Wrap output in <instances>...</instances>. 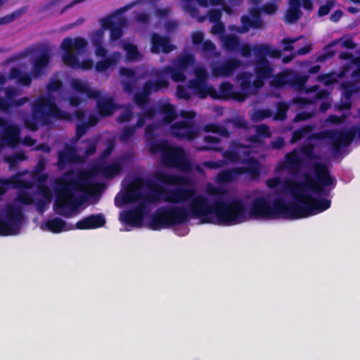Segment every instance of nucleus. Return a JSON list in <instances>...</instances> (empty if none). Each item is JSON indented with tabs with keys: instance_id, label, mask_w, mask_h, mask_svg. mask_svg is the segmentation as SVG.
I'll return each mask as SVG.
<instances>
[{
	"instance_id": "nucleus-1",
	"label": "nucleus",
	"mask_w": 360,
	"mask_h": 360,
	"mask_svg": "<svg viewBox=\"0 0 360 360\" xmlns=\"http://www.w3.org/2000/svg\"><path fill=\"white\" fill-rule=\"evenodd\" d=\"M326 167L313 163V173L305 174L302 182L288 181L284 184V194L290 198H274L270 194L255 197L245 210L243 202L233 200L212 202L203 194H196L191 188L166 191L160 186L145 185L140 179L134 180L122 191V206L131 204L134 209L122 212V222L139 226L147 206L160 200L174 204L162 207L153 217L150 226L159 230L184 223L191 219L202 224L235 225L254 217L274 219L281 217L299 219L319 214L330 206L327 191L323 188L333 184Z\"/></svg>"
},
{
	"instance_id": "nucleus-2",
	"label": "nucleus",
	"mask_w": 360,
	"mask_h": 360,
	"mask_svg": "<svg viewBox=\"0 0 360 360\" xmlns=\"http://www.w3.org/2000/svg\"><path fill=\"white\" fill-rule=\"evenodd\" d=\"M120 170V164L113 162L105 167L94 168L77 176L70 173L59 179L56 181V211L60 214L70 216L87 200L88 195L98 192L100 186L95 183V176L110 177L118 174Z\"/></svg>"
},
{
	"instance_id": "nucleus-3",
	"label": "nucleus",
	"mask_w": 360,
	"mask_h": 360,
	"mask_svg": "<svg viewBox=\"0 0 360 360\" xmlns=\"http://www.w3.org/2000/svg\"><path fill=\"white\" fill-rule=\"evenodd\" d=\"M38 193L34 198L29 196L28 191H22L17 201L0 210V236H13L19 233L23 219L19 201L26 204L34 202L40 210L51 202L49 189L44 185L38 186Z\"/></svg>"
},
{
	"instance_id": "nucleus-4",
	"label": "nucleus",
	"mask_w": 360,
	"mask_h": 360,
	"mask_svg": "<svg viewBox=\"0 0 360 360\" xmlns=\"http://www.w3.org/2000/svg\"><path fill=\"white\" fill-rule=\"evenodd\" d=\"M271 71L267 62L262 58L257 65V75L252 84V75L244 74L238 77V82L241 86L243 92H236L229 83H224L221 86L222 96L233 98L237 101H243L248 96L254 94L256 89L263 84V79L267 77Z\"/></svg>"
},
{
	"instance_id": "nucleus-5",
	"label": "nucleus",
	"mask_w": 360,
	"mask_h": 360,
	"mask_svg": "<svg viewBox=\"0 0 360 360\" xmlns=\"http://www.w3.org/2000/svg\"><path fill=\"white\" fill-rule=\"evenodd\" d=\"M247 153L248 149L244 146H239L226 154V158L229 161L240 162L244 166L237 167L231 171L221 173L219 176L220 181H231L236 179L242 174H245L250 178H255L258 175L259 166L257 162L253 158H246Z\"/></svg>"
},
{
	"instance_id": "nucleus-6",
	"label": "nucleus",
	"mask_w": 360,
	"mask_h": 360,
	"mask_svg": "<svg viewBox=\"0 0 360 360\" xmlns=\"http://www.w3.org/2000/svg\"><path fill=\"white\" fill-rule=\"evenodd\" d=\"M127 22L126 18L119 12L101 21V28L95 32L91 37V41L97 57L104 58L106 54V50L102 46L105 30L110 31V40L114 44V41L122 35V28L127 25Z\"/></svg>"
},
{
	"instance_id": "nucleus-7",
	"label": "nucleus",
	"mask_w": 360,
	"mask_h": 360,
	"mask_svg": "<svg viewBox=\"0 0 360 360\" xmlns=\"http://www.w3.org/2000/svg\"><path fill=\"white\" fill-rule=\"evenodd\" d=\"M86 42L82 38L65 39L61 44L64 63L74 68L88 70L93 67L91 60L83 57Z\"/></svg>"
},
{
	"instance_id": "nucleus-8",
	"label": "nucleus",
	"mask_w": 360,
	"mask_h": 360,
	"mask_svg": "<svg viewBox=\"0 0 360 360\" xmlns=\"http://www.w3.org/2000/svg\"><path fill=\"white\" fill-rule=\"evenodd\" d=\"M152 150L162 153L166 165L178 167L185 172L189 169L190 165L181 148L173 147L167 143H161Z\"/></svg>"
},
{
	"instance_id": "nucleus-9",
	"label": "nucleus",
	"mask_w": 360,
	"mask_h": 360,
	"mask_svg": "<svg viewBox=\"0 0 360 360\" xmlns=\"http://www.w3.org/2000/svg\"><path fill=\"white\" fill-rule=\"evenodd\" d=\"M195 79L191 81L187 90L179 86L177 89V95L180 98H187L191 94H198L201 97L207 94H211L212 89L206 85V74L203 69L197 68L195 70Z\"/></svg>"
},
{
	"instance_id": "nucleus-10",
	"label": "nucleus",
	"mask_w": 360,
	"mask_h": 360,
	"mask_svg": "<svg viewBox=\"0 0 360 360\" xmlns=\"http://www.w3.org/2000/svg\"><path fill=\"white\" fill-rule=\"evenodd\" d=\"M314 158L311 146H307L300 151H294L288 155L284 162L278 166V169L293 172L298 168L302 162L306 160H314Z\"/></svg>"
},
{
	"instance_id": "nucleus-11",
	"label": "nucleus",
	"mask_w": 360,
	"mask_h": 360,
	"mask_svg": "<svg viewBox=\"0 0 360 360\" xmlns=\"http://www.w3.org/2000/svg\"><path fill=\"white\" fill-rule=\"evenodd\" d=\"M34 111L36 115L39 112H42L45 114H50L54 117L61 119L70 118L69 115L66 113L62 112L57 109L51 98H42L34 106Z\"/></svg>"
},
{
	"instance_id": "nucleus-12",
	"label": "nucleus",
	"mask_w": 360,
	"mask_h": 360,
	"mask_svg": "<svg viewBox=\"0 0 360 360\" xmlns=\"http://www.w3.org/2000/svg\"><path fill=\"white\" fill-rule=\"evenodd\" d=\"M105 224V219L103 214H92L78 221L74 225V229H95L103 226Z\"/></svg>"
},
{
	"instance_id": "nucleus-13",
	"label": "nucleus",
	"mask_w": 360,
	"mask_h": 360,
	"mask_svg": "<svg viewBox=\"0 0 360 360\" xmlns=\"http://www.w3.org/2000/svg\"><path fill=\"white\" fill-rule=\"evenodd\" d=\"M301 5L307 10L312 8V3L310 0H290V7L285 16L288 22H295L300 18L301 13L299 8Z\"/></svg>"
},
{
	"instance_id": "nucleus-14",
	"label": "nucleus",
	"mask_w": 360,
	"mask_h": 360,
	"mask_svg": "<svg viewBox=\"0 0 360 360\" xmlns=\"http://www.w3.org/2000/svg\"><path fill=\"white\" fill-rule=\"evenodd\" d=\"M155 179L165 184L189 186L192 184L190 178L180 175H169L161 172L155 174Z\"/></svg>"
},
{
	"instance_id": "nucleus-15",
	"label": "nucleus",
	"mask_w": 360,
	"mask_h": 360,
	"mask_svg": "<svg viewBox=\"0 0 360 360\" xmlns=\"http://www.w3.org/2000/svg\"><path fill=\"white\" fill-rule=\"evenodd\" d=\"M193 63V59L191 56H185L179 58L174 64V69L169 70L172 79L175 82L184 80V75L182 72L186 71Z\"/></svg>"
},
{
	"instance_id": "nucleus-16",
	"label": "nucleus",
	"mask_w": 360,
	"mask_h": 360,
	"mask_svg": "<svg viewBox=\"0 0 360 360\" xmlns=\"http://www.w3.org/2000/svg\"><path fill=\"white\" fill-rule=\"evenodd\" d=\"M353 138V132L347 131L346 132H328L325 134V139L329 143H331L335 148L340 146L349 144Z\"/></svg>"
},
{
	"instance_id": "nucleus-17",
	"label": "nucleus",
	"mask_w": 360,
	"mask_h": 360,
	"mask_svg": "<svg viewBox=\"0 0 360 360\" xmlns=\"http://www.w3.org/2000/svg\"><path fill=\"white\" fill-rule=\"evenodd\" d=\"M40 228L45 231H50L53 233H59L74 229V225H68L60 219L55 218L43 222Z\"/></svg>"
},
{
	"instance_id": "nucleus-18",
	"label": "nucleus",
	"mask_w": 360,
	"mask_h": 360,
	"mask_svg": "<svg viewBox=\"0 0 360 360\" xmlns=\"http://www.w3.org/2000/svg\"><path fill=\"white\" fill-rule=\"evenodd\" d=\"M174 49V46L169 44L167 39L158 34H153L151 37V51L157 53L160 51L169 53Z\"/></svg>"
},
{
	"instance_id": "nucleus-19",
	"label": "nucleus",
	"mask_w": 360,
	"mask_h": 360,
	"mask_svg": "<svg viewBox=\"0 0 360 360\" xmlns=\"http://www.w3.org/2000/svg\"><path fill=\"white\" fill-rule=\"evenodd\" d=\"M243 27L238 30L240 32H245L250 27L259 28L262 26V21L259 16V11L252 9L248 16L242 18Z\"/></svg>"
},
{
	"instance_id": "nucleus-20",
	"label": "nucleus",
	"mask_w": 360,
	"mask_h": 360,
	"mask_svg": "<svg viewBox=\"0 0 360 360\" xmlns=\"http://www.w3.org/2000/svg\"><path fill=\"white\" fill-rule=\"evenodd\" d=\"M304 39H285L283 41V49L285 51L297 49L299 54H305L311 49V46L309 43H304Z\"/></svg>"
},
{
	"instance_id": "nucleus-21",
	"label": "nucleus",
	"mask_w": 360,
	"mask_h": 360,
	"mask_svg": "<svg viewBox=\"0 0 360 360\" xmlns=\"http://www.w3.org/2000/svg\"><path fill=\"white\" fill-rule=\"evenodd\" d=\"M172 133L180 137H186L188 139L193 137V128L189 120L172 127Z\"/></svg>"
},
{
	"instance_id": "nucleus-22",
	"label": "nucleus",
	"mask_w": 360,
	"mask_h": 360,
	"mask_svg": "<svg viewBox=\"0 0 360 360\" xmlns=\"http://www.w3.org/2000/svg\"><path fill=\"white\" fill-rule=\"evenodd\" d=\"M167 86V82L166 80H164L162 79H160V80L156 82L154 84H148L145 86L144 94L141 97L136 96V101L139 104H142L146 100V95L148 94L150 91H158L162 89H165Z\"/></svg>"
},
{
	"instance_id": "nucleus-23",
	"label": "nucleus",
	"mask_w": 360,
	"mask_h": 360,
	"mask_svg": "<svg viewBox=\"0 0 360 360\" xmlns=\"http://www.w3.org/2000/svg\"><path fill=\"white\" fill-rule=\"evenodd\" d=\"M198 4L200 5V6H207L209 5H212V6H219V4L221 3V0H210V3L207 4V0H198ZM219 7L220 8L217 9V10H214L213 11L210 15V20L213 21V22H215V21H217L219 18H220V10L221 9H224L226 12L227 13H230L229 8L221 4V5H219Z\"/></svg>"
},
{
	"instance_id": "nucleus-24",
	"label": "nucleus",
	"mask_w": 360,
	"mask_h": 360,
	"mask_svg": "<svg viewBox=\"0 0 360 360\" xmlns=\"http://www.w3.org/2000/svg\"><path fill=\"white\" fill-rule=\"evenodd\" d=\"M75 151L72 148H67L65 150L59 154L58 158V165L62 167L68 162H76L80 160L79 158H77V155Z\"/></svg>"
},
{
	"instance_id": "nucleus-25",
	"label": "nucleus",
	"mask_w": 360,
	"mask_h": 360,
	"mask_svg": "<svg viewBox=\"0 0 360 360\" xmlns=\"http://www.w3.org/2000/svg\"><path fill=\"white\" fill-rule=\"evenodd\" d=\"M72 85L76 92L86 94L88 96H96L98 94L96 91H91L89 85L84 81L74 79Z\"/></svg>"
},
{
	"instance_id": "nucleus-26",
	"label": "nucleus",
	"mask_w": 360,
	"mask_h": 360,
	"mask_svg": "<svg viewBox=\"0 0 360 360\" xmlns=\"http://www.w3.org/2000/svg\"><path fill=\"white\" fill-rule=\"evenodd\" d=\"M238 66V63L236 60H230L228 63L221 67L219 69L214 68L212 72L214 76H228L231 75L233 71Z\"/></svg>"
},
{
	"instance_id": "nucleus-27",
	"label": "nucleus",
	"mask_w": 360,
	"mask_h": 360,
	"mask_svg": "<svg viewBox=\"0 0 360 360\" xmlns=\"http://www.w3.org/2000/svg\"><path fill=\"white\" fill-rule=\"evenodd\" d=\"M118 53H113L112 56L104 58L103 60L98 61L96 65V69L98 71H103L108 68L111 65L116 63L120 59Z\"/></svg>"
},
{
	"instance_id": "nucleus-28",
	"label": "nucleus",
	"mask_w": 360,
	"mask_h": 360,
	"mask_svg": "<svg viewBox=\"0 0 360 360\" xmlns=\"http://www.w3.org/2000/svg\"><path fill=\"white\" fill-rule=\"evenodd\" d=\"M252 51L254 54H257L261 57L264 56H269L272 58H277L281 56L280 52L278 50L271 49L267 46H260L254 48Z\"/></svg>"
},
{
	"instance_id": "nucleus-29",
	"label": "nucleus",
	"mask_w": 360,
	"mask_h": 360,
	"mask_svg": "<svg viewBox=\"0 0 360 360\" xmlns=\"http://www.w3.org/2000/svg\"><path fill=\"white\" fill-rule=\"evenodd\" d=\"M18 128L8 126L6 129L4 139L9 145H15L18 142Z\"/></svg>"
},
{
	"instance_id": "nucleus-30",
	"label": "nucleus",
	"mask_w": 360,
	"mask_h": 360,
	"mask_svg": "<svg viewBox=\"0 0 360 360\" xmlns=\"http://www.w3.org/2000/svg\"><path fill=\"white\" fill-rule=\"evenodd\" d=\"M98 108L101 115H108L112 112L114 105L110 98H103L98 102Z\"/></svg>"
},
{
	"instance_id": "nucleus-31",
	"label": "nucleus",
	"mask_w": 360,
	"mask_h": 360,
	"mask_svg": "<svg viewBox=\"0 0 360 360\" xmlns=\"http://www.w3.org/2000/svg\"><path fill=\"white\" fill-rule=\"evenodd\" d=\"M351 67L347 68L344 72L339 75L338 77H342L349 73V70L352 69V77L354 80H358L360 79V57L357 58L355 60H351Z\"/></svg>"
},
{
	"instance_id": "nucleus-32",
	"label": "nucleus",
	"mask_w": 360,
	"mask_h": 360,
	"mask_svg": "<svg viewBox=\"0 0 360 360\" xmlns=\"http://www.w3.org/2000/svg\"><path fill=\"white\" fill-rule=\"evenodd\" d=\"M48 61L49 59L46 54H43L37 58L33 67V74L34 76H38L42 72L43 69L48 64Z\"/></svg>"
},
{
	"instance_id": "nucleus-33",
	"label": "nucleus",
	"mask_w": 360,
	"mask_h": 360,
	"mask_svg": "<svg viewBox=\"0 0 360 360\" xmlns=\"http://www.w3.org/2000/svg\"><path fill=\"white\" fill-rule=\"evenodd\" d=\"M30 177L29 174H20L13 178L9 184L14 187L27 188L29 186L27 179Z\"/></svg>"
},
{
	"instance_id": "nucleus-34",
	"label": "nucleus",
	"mask_w": 360,
	"mask_h": 360,
	"mask_svg": "<svg viewBox=\"0 0 360 360\" xmlns=\"http://www.w3.org/2000/svg\"><path fill=\"white\" fill-rule=\"evenodd\" d=\"M122 48L127 53V58L129 60H135L139 58V53L136 46L127 42L122 43Z\"/></svg>"
},
{
	"instance_id": "nucleus-35",
	"label": "nucleus",
	"mask_w": 360,
	"mask_h": 360,
	"mask_svg": "<svg viewBox=\"0 0 360 360\" xmlns=\"http://www.w3.org/2000/svg\"><path fill=\"white\" fill-rule=\"evenodd\" d=\"M291 75L289 72H285L282 75H280L275 78H274L271 81V85L279 87L283 86V84L288 83L290 82Z\"/></svg>"
},
{
	"instance_id": "nucleus-36",
	"label": "nucleus",
	"mask_w": 360,
	"mask_h": 360,
	"mask_svg": "<svg viewBox=\"0 0 360 360\" xmlns=\"http://www.w3.org/2000/svg\"><path fill=\"white\" fill-rule=\"evenodd\" d=\"M224 46L230 50H234L238 47V39L233 35H226L221 38Z\"/></svg>"
},
{
	"instance_id": "nucleus-37",
	"label": "nucleus",
	"mask_w": 360,
	"mask_h": 360,
	"mask_svg": "<svg viewBox=\"0 0 360 360\" xmlns=\"http://www.w3.org/2000/svg\"><path fill=\"white\" fill-rule=\"evenodd\" d=\"M11 75V77L18 78V81L24 85H27L30 82V79L26 75H22L17 69H13Z\"/></svg>"
},
{
	"instance_id": "nucleus-38",
	"label": "nucleus",
	"mask_w": 360,
	"mask_h": 360,
	"mask_svg": "<svg viewBox=\"0 0 360 360\" xmlns=\"http://www.w3.org/2000/svg\"><path fill=\"white\" fill-rule=\"evenodd\" d=\"M162 112L165 120L167 122H169L174 117V110L171 105L166 104L162 108Z\"/></svg>"
},
{
	"instance_id": "nucleus-39",
	"label": "nucleus",
	"mask_w": 360,
	"mask_h": 360,
	"mask_svg": "<svg viewBox=\"0 0 360 360\" xmlns=\"http://www.w3.org/2000/svg\"><path fill=\"white\" fill-rule=\"evenodd\" d=\"M338 46L347 48H351L353 46L352 41L349 38H343L339 41H335L331 44V46Z\"/></svg>"
},
{
	"instance_id": "nucleus-40",
	"label": "nucleus",
	"mask_w": 360,
	"mask_h": 360,
	"mask_svg": "<svg viewBox=\"0 0 360 360\" xmlns=\"http://www.w3.org/2000/svg\"><path fill=\"white\" fill-rule=\"evenodd\" d=\"M335 77H336V75H335V74L323 75L320 77V80L325 85H328L330 84H332L333 82H335L336 80Z\"/></svg>"
},
{
	"instance_id": "nucleus-41",
	"label": "nucleus",
	"mask_w": 360,
	"mask_h": 360,
	"mask_svg": "<svg viewBox=\"0 0 360 360\" xmlns=\"http://www.w3.org/2000/svg\"><path fill=\"white\" fill-rule=\"evenodd\" d=\"M281 184V178L278 176H276L269 179L266 181V185L270 188H274Z\"/></svg>"
},
{
	"instance_id": "nucleus-42",
	"label": "nucleus",
	"mask_w": 360,
	"mask_h": 360,
	"mask_svg": "<svg viewBox=\"0 0 360 360\" xmlns=\"http://www.w3.org/2000/svg\"><path fill=\"white\" fill-rule=\"evenodd\" d=\"M262 9L264 13L267 14H271L276 11L277 6L274 3L270 4L264 6Z\"/></svg>"
},
{
	"instance_id": "nucleus-43",
	"label": "nucleus",
	"mask_w": 360,
	"mask_h": 360,
	"mask_svg": "<svg viewBox=\"0 0 360 360\" xmlns=\"http://www.w3.org/2000/svg\"><path fill=\"white\" fill-rule=\"evenodd\" d=\"M203 39V34L200 32H195L192 35V39L193 44H199L202 41Z\"/></svg>"
},
{
	"instance_id": "nucleus-44",
	"label": "nucleus",
	"mask_w": 360,
	"mask_h": 360,
	"mask_svg": "<svg viewBox=\"0 0 360 360\" xmlns=\"http://www.w3.org/2000/svg\"><path fill=\"white\" fill-rule=\"evenodd\" d=\"M239 51H240V53L245 57L249 56L251 53L250 48L249 47V46L245 45V44L241 46Z\"/></svg>"
},
{
	"instance_id": "nucleus-45",
	"label": "nucleus",
	"mask_w": 360,
	"mask_h": 360,
	"mask_svg": "<svg viewBox=\"0 0 360 360\" xmlns=\"http://www.w3.org/2000/svg\"><path fill=\"white\" fill-rule=\"evenodd\" d=\"M60 86V82L58 80H53L50 82L48 86V89L49 91H53L56 90Z\"/></svg>"
},
{
	"instance_id": "nucleus-46",
	"label": "nucleus",
	"mask_w": 360,
	"mask_h": 360,
	"mask_svg": "<svg viewBox=\"0 0 360 360\" xmlns=\"http://www.w3.org/2000/svg\"><path fill=\"white\" fill-rule=\"evenodd\" d=\"M224 30L223 25L220 22H217L212 27V31L214 34H219Z\"/></svg>"
},
{
	"instance_id": "nucleus-47",
	"label": "nucleus",
	"mask_w": 360,
	"mask_h": 360,
	"mask_svg": "<svg viewBox=\"0 0 360 360\" xmlns=\"http://www.w3.org/2000/svg\"><path fill=\"white\" fill-rule=\"evenodd\" d=\"M306 132V129H303L302 131H295L294 134H293V136L292 138V142H295L296 141H297L299 139H300L301 137H302L304 135L303 134Z\"/></svg>"
},
{
	"instance_id": "nucleus-48",
	"label": "nucleus",
	"mask_w": 360,
	"mask_h": 360,
	"mask_svg": "<svg viewBox=\"0 0 360 360\" xmlns=\"http://www.w3.org/2000/svg\"><path fill=\"white\" fill-rule=\"evenodd\" d=\"M206 191L207 193L210 195H214L219 193L218 189L212 184H208L207 186Z\"/></svg>"
},
{
	"instance_id": "nucleus-49",
	"label": "nucleus",
	"mask_w": 360,
	"mask_h": 360,
	"mask_svg": "<svg viewBox=\"0 0 360 360\" xmlns=\"http://www.w3.org/2000/svg\"><path fill=\"white\" fill-rule=\"evenodd\" d=\"M16 91L13 93L11 90L7 89L6 91V98L8 101H10L11 103H14L13 97L15 95Z\"/></svg>"
},
{
	"instance_id": "nucleus-50",
	"label": "nucleus",
	"mask_w": 360,
	"mask_h": 360,
	"mask_svg": "<svg viewBox=\"0 0 360 360\" xmlns=\"http://www.w3.org/2000/svg\"><path fill=\"white\" fill-rule=\"evenodd\" d=\"M330 11V7L327 5L322 6L319 10V15L323 16L326 15Z\"/></svg>"
},
{
	"instance_id": "nucleus-51",
	"label": "nucleus",
	"mask_w": 360,
	"mask_h": 360,
	"mask_svg": "<svg viewBox=\"0 0 360 360\" xmlns=\"http://www.w3.org/2000/svg\"><path fill=\"white\" fill-rule=\"evenodd\" d=\"M120 73L122 75L127 76L129 77H132L134 75V72L131 70H128V69H122L120 71Z\"/></svg>"
},
{
	"instance_id": "nucleus-52",
	"label": "nucleus",
	"mask_w": 360,
	"mask_h": 360,
	"mask_svg": "<svg viewBox=\"0 0 360 360\" xmlns=\"http://www.w3.org/2000/svg\"><path fill=\"white\" fill-rule=\"evenodd\" d=\"M203 48L206 51L212 50L214 49V44L210 41H205L203 43Z\"/></svg>"
},
{
	"instance_id": "nucleus-53",
	"label": "nucleus",
	"mask_w": 360,
	"mask_h": 360,
	"mask_svg": "<svg viewBox=\"0 0 360 360\" xmlns=\"http://www.w3.org/2000/svg\"><path fill=\"white\" fill-rule=\"evenodd\" d=\"M193 116H194V114L193 112H181V117L184 118L191 119L192 117H193Z\"/></svg>"
},
{
	"instance_id": "nucleus-54",
	"label": "nucleus",
	"mask_w": 360,
	"mask_h": 360,
	"mask_svg": "<svg viewBox=\"0 0 360 360\" xmlns=\"http://www.w3.org/2000/svg\"><path fill=\"white\" fill-rule=\"evenodd\" d=\"M342 15V13L338 11V12H336L335 14H333L332 16H331V18L333 21H337Z\"/></svg>"
},
{
	"instance_id": "nucleus-55",
	"label": "nucleus",
	"mask_w": 360,
	"mask_h": 360,
	"mask_svg": "<svg viewBox=\"0 0 360 360\" xmlns=\"http://www.w3.org/2000/svg\"><path fill=\"white\" fill-rule=\"evenodd\" d=\"M24 144L27 146H32L34 143V141L30 138H27L23 141Z\"/></svg>"
},
{
	"instance_id": "nucleus-56",
	"label": "nucleus",
	"mask_w": 360,
	"mask_h": 360,
	"mask_svg": "<svg viewBox=\"0 0 360 360\" xmlns=\"http://www.w3.org/2000/svg\"><path fill=\"white\" fill-rule=\"evenodd\" d=\"M193 0H182V7L184 9H187L188 5L191 3Z\"/></svg>"
},
{
	"instance_id": "nucleus-57",
	"label": "nucleus",
	"mask_w": 360,
	"mask_h": 360,
	"mask_svg": "<svg viewBox=\"0 0 360 360\" xmlns=\"http://www.w3.org/2000/svg\"><path fill=\"white\" fill-rule=\"evenodd\" d=\"M89 148L88 149V150L86 152L87 155L93 153L94 151V149H95L94 145L93 143L89 144Z\"/></svg>"
},
{
	"instance_id": "nucleus-58",
	"label": "nucleus",
	"mask_w": 360,
	"mask_h": 360,
	"mask_svg": "<svg viewBox=\"0 0 360 360\" xmlns=\"http://www.w3.org/2000/svg\"><path fill=\"white\" fill-rule=\"evenodd\" d=\"M26 125L27 127H29L31 130H35L37 129L36 123L30 124L27 121H26Z\"/></svg>"
},
{
	"instance_id": "nucleus-59",
	"label": "nucleus",
	"mask_w": 360,
	"mask_h": 360,
	"mask_svg": "<svg viewBox=\"0 0 360 360\" xmlns=\"http://www.w3.org/2000/svg\"><path fill=\"white\" fill-rule=\"evenodd\" d=\"M147 19V16L145 14H141L137 17V20L140 22H145Z\"/></svg>"
},
{
	"instance_id": "nucleus-60",
	"label": "nucleus",
	"mask_w": 360,
	"mask_h": 360,
	"mask_svg": "<svg viewBox=\"0 0 360 360\" xmlns=\"http://www.w3.org/2000/svg\"><path fill=\"white\" fill-rule=\"evenodd\" d=\"M70 102L72 105H77L79 103L77 98H71Z\"/></svg>"
},
{
	"instance_id": "nucleus-61",
	"label": "nucleus",
	"mask_w": 360,
	"mask_h": 360,
	"mask_svg": "<svg viewBox=\"0 0 360 360\" xmlns=\"http://www.w3.org/2000/svg\"><path fill=\"white\" fill-rule=\"evenodd\" d=\"M328 102H324L321 104V108L322 110H326L328 108Z\"/></svg>"
},
{
	"instance_id": "nucleus-62",
	"label": "nucleus",
	"mask_w": 360,
	"mask_h": 360,
	"mask_svg": "<svg viewBox=\"0 0 360 360\" xmlns=\"http://www.w3.org/2000/svg\"><path fill=\"white\" fill-rule=\"evenodd\" d=\"M328 94V92L326 91H320L319 94H318V96H319V98H324L326 96V95Z\"/></svg>"
},
{
	"instance_id": "nucleus-63",
	"label": "nucleus",
	"mask_w": 360,
	"mask_h": 360,
	"mask_svg": "<svg viewBox=\"0 0 360 360\" xmlns=\"http://www.w3.org/2000/svg\"><path fill=\"white\" fill-rule=\"evenodd\" d=\"M6 188L4 185H0V196L5 192Z\"/></svg>"
},
{
	"instance_id": "nucleus-64",
	"label": "nucleus",
	"mask_w": 360,
	"mask_h": 360,
	"mask_svg": "<svg viewBox=\"0 0 360 360\" xmlns=\"http://www.w3.org/2000/svg\"><path fill=\"white\" fill-rule=\"evenodd\" d=\"M129 120V113L127 112V115L125 117H122V121H126Z\"/></svg>"
}]
</instances>
